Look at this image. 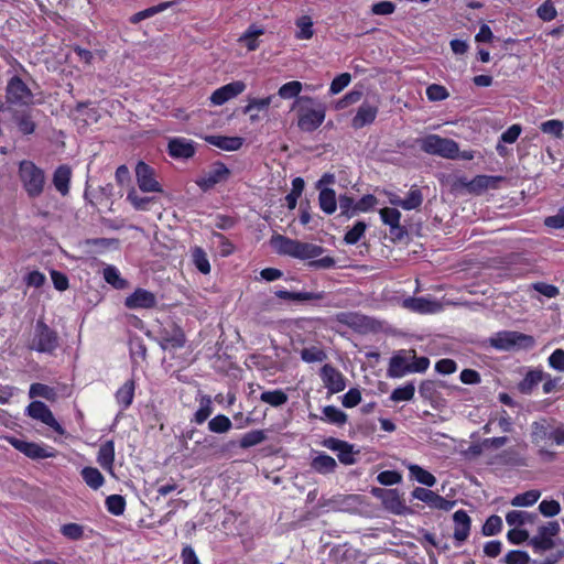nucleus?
<instances>
[{
	"mask_svg": "<svg viewBox=\"0 0 564 564\" xmlns=\"http://www.w3.org/2000/svg\"><path fill=\"white\" fill-rule=\"evenodd\" d=\"M86 245L95 247L97 251L102 252L107 249H117L119 240L116 238H91L86 240Z\"/></svg>",
	"mask_w": 564,
	"mask_h": 564,
	"instance_id": "69168bd1",
	"label": "nucleus"
},
{
	"mask_svg": "<svg viewBox=\"0 0 564 564\" xmlns=\"http://www.w3.org/2000/svg\"><path fill=\"white\" fill-rule=\"evenodd\" d=\"M213 412V403L209 395H204L199 402V409L195 412L192 422L203 424Z\"/></svg>",
	"mask_w": 564,
	"mask_h": 564,
	"instance_id": "8fccbe9b",
	"label": "nucleus"
},
{
	"mask_svg": "<svg viewBox=\"0 0 564 564\" xmlns=\"http://www.w3.org/2000/svg\"><path fill=\"white\" fill-rule=\"evenodd\" d=\"M129 350L130 357L133 362H137L138 358L141 360H145L147 346L141 337L134 335L129 338Z\"/></svg>",
	"mask_w": 564,
	"mask_h": 564,
	"instance_id": "c03bdc74",
	"label": "nucleus"
},
{
	"mask_svg": "<svg viewBox=\"0 0 564 564\" xmlns=\"http://www.w3.org/2000/svg\"><path fill=\"white\" fill-rule=\"evenodd\" d=\"M301 358L305 362H322L327 358L326 352L315 346L304 348L301 350Z\"/></svg>",
	"mask_w": 564,
	"mask_h": 564,
	"instance_id": "bf43d9fd",
	"label": "nucleus"
},
{
	"mask_svg": "<svg viewBox=\"0 0 564 564\" xmlns=\"http://www.w3.org/2000/svg\"><path fill=\"white\" fill-rule=\"evenodd\" d=\"M231 427L232 423L225 414H218L208 422V430L217 434L227 433Z\"/></svg>",
	"mask_w": 564,
	"mask_h": 564,
	"instance_id": "09e8293b",
	"label": "nucleus"
},
{
	"mask_svg": "<svg viewBox=\"0 0 564 564\" xmlns=\"http://www.w3.org/2000/svg\"><path fill=\"white\" fill-rule=\"evenodd\" d=\"M502 564H536V561H532L529 553L522 550H511L501 560Z\"/></svg>",
	"mask_w": 564,
	"mask_h": 564,
	"instance_id": "49530a36",
	"label": "nucleus"
},
{
	"mask_svg": "<svg viewBox=\"0 0 564 564\" xmlns=\"http://www.w3.org/2000/svg\"><path fill=\"white\" fill-rule=\"evenodd\" d=\"M323 417L321 420H326L327 422L335 424L337 426L344 425L347 420L348 415L336 408L335 405H326L323 408Z\"/></svg>",
	"mask_w": 564,
	"mask_h": 564,
	"instance_id": "a19ab883",
	"label": "nucleus"
},
{
	"mask_svg": "<svg viewBox=\"0 0 564 564\" xmlns=\"http://www.w3.org/2000/svg\"><path fill=\"white\" fill-rule=\"evenodd\" d=\"M453 521L455 525L453 536L459 545L465 542L469 535L471 519L465 510H457L453 514Z\"/></svg>",
	"mask_w": 564,
	"mask_h": 564,
	"instance_id": "4be33fe9",
	"label": "nucleus"
},
{
	"mask_svg": "<svg viewBox=\"0 0 564 564\" xmlns=\"http://www.w3.org/2000/svg\"><path fill=\"white\" fill-rule=\"evenodd\" d=\"M34 95L29 86L18 75L12 76L6 86V104L13 106H30Z\"/></svg>",
	"mask_w": 564,
	"mask_h": 564,
	"instance_id": "0eeeda50",
	"label": "nucleus"
},
{
	"mask_svg": "<svg viewBox=\"0 0 564 564\" xmlns=\"http://www.w3.org/2000/svg\"><path fill=\"white\" fill-rule=\"evenodd\" d=\"M80 475L86 485L95 490L99 489L105 482L102 474L95 467H84Z\"/></svg>",
	"mask_w": 564,
	"mask_h": 564,
	"instance_id": "58836bf2",
	"label": "nucleus"
},
{
	"mask_svg": "<svg viewBox=\"0 0 564 564\" xmlns=\"http://www.w3.org/2000/svg\"><path fill=\"white\" fill-rule=\"evenodd\" d=\"M318 204L321 209L327 214L332 215L336 212L337 208V199L336 193L332 188H323L318 195Z\"/></svg>",
	"mask_w": 564,
	"mask_h": 564,
	"instance_id": "7c9ffc66",
	"label": "nucleus"
},
{
	"mask_svg": "<svg viewBox=\"0 0 564 564\" xmlns=\"http://www.w3.org/2000/svg\"><path fill=\"white\" fill-rule=\"evenodd\" d=\"M423 203V195L421 189L413 185L405 198H403L402 202H400V207L404 210H412L419 208Z\"/></svg>",
	"mask_w": 564,
	"mask_h": 564,
	"instance_id": "79ce46f5",
	"label": "nucleus"
},
{
	"mask_svg": "<svg viewBox=\"0 0 564 564\" xmlns=\"http://www.w3.org/2000/svg\"><path fill=\"white\" fill-rule=\"evenodd\" d=\"M296 26L300 29V31L296 34V37L300 40H308L313 36V22L310 17L304 15L301 17L296 21Z\"/></svg>",
	"mask_w": 564,
	"mask_h": 564,
	"instance_id": "338daca9",
	"label": "nucleus"
},
{
	"mask_svg": "<svg viewBox=\"0 0 564 564\" xmlns=\"http://www.w3.org/2000/svg\"><path fill=\"white\" fill-rule=\"evenodd\" d=\"M61 533L72 541H78L84 536V527L78 523H66L61 527Z\"/></svg>",
	"mask_w": 564,
	"mask_h": 564,
	"instance_id": "774afa93",
	"label": "nucleus"
},
{
	"mask_svg": "<svg viewBox=\"0 0 564 564\" xmlns=\"http://www.w3.org/2000/svg\"><path fill=\"white\" fill-rule=\"evenodd\" d=\"M127 200H129L137 210H148L150 203L153 202V198L148 196H140L137 191L132 188L127 194Z\"/></svg>",
	"mask_w": 564,
	"mask_h": 564,
	"instance_id": "0e129e2a",
	"label": "nucleus"
},
{
	"mask_svg": "<svg viewBox=\"0 0 564 564\" xmlns=\"http://www.w3.org/2000/svg\"><path fill=\"white\" fill-rule=\"evenodd\" d=\"M205 141L225 151H237L243 144V139L240 137L206 135Z\"/></svg>",
	"mask_w": 564,
	"mask_h": 564,
	"instance_id": "b1692460",
	"label": "nucleus"
},
{
	"mask_svg": "<svg viewBox=\"0 0 564 564\" xmlns=\"http://www.w3.org/2000/svg\"><path fill=\"white\" fill-rule=\"evenodd\" d=\"M173 3L174 2H172V1L161 2L156 6H152L150 8H147L142 11H139V12L132 14L129 20L131 23L137 24V23H139L145 19H149L160 12H163L167 8L172 7Z\"/></svg>",
	"mask_w": 564,
	"mask_h": 564,
	"instance_id": "72a5a7b5",
	"label": "nucleus"
},
{
	"mask_svg": "<svg viewBox=\"0 0 564 564\" xmlns=\"http://www.w3.org/2000/svg\"><path fill=\"white\" fill-rule=\"evenodd\" d=\"M378 106L369 101H364L357 109L356 115L351 119V127L356 130L371 124L378 115Z\"/></svg>",
	"mask_w": 564,
	"mask_h": 564,
	"instance_id": "412c9836",
	"label": "nucleus"
},
{
	"mask_svg": "<svg viewBox=\"0 0 564 564\" xmlns=\"http://www.w3.org/2000/svg\"><path fill=\"white\" fill-rule=\"evenodd\" d=\"M159 345L163 350L166 349H180L184 347L186 337L183 329L172 323L169 327H164L160 330Z\"/></svg>",
	"mask_w": 564,
	"mask_h": 564,
	"instance_id": "dca6fc26",
	"label": "nucleus"
},
{
	"mask_svg": "<svg viewBox=\"0 0 564 564\" xmlns=\"http://www.w3.org/2000/svg\"><path fill=\"white\" fill-rule=\"evenodd\" d=\"M409 471L410 476L421 485L433 487L436 484L435 476L419 465L411 464L409 466Z\"/></svg>",
	"mask_w": 564,
	"mask_h": 564,
	"instance_id": "e433bc0d",
	"label": "nucleus"
},
{
	"mask_svg": "<svg viewBox=\"0 0 564 564\" xmlns=\"http://www.w3.org/2000/svg\"><path fill=\"white\" fill-rule=\"evenodd\" d=\"M275 296L282 300H289L294 302H306L314 301L321 302L327 299V293L324 291L319 292H292L288 290H278L274 292Z\"/></svg>",
	"mask_w": 564,
	"mask_h": 564,
	"instance_id": "5701e85b",
	"label": "nucleus"
},
{
	"mask_svg": "<svg viewBox=\"0 0 564 564\" xmlns=\"http://www.w3.org/2000/svg\"><path fill=\"white\" fill-rule=\"evenodd\" d=\"M540 130L545 134L561 138L564 130V123L558 119L546 120L540 124Z\"/></svg>",
	"mask_w": 564,
	"mask_h": 564,
	"instance_id": "052dcab7",
	"label": "nucleus"
},
{
	"mask_svg": "<svg viewBox=\"0 0 564 564\" xmlns=\"http://www.w3.org/2000/svg\"><path fill=\"white\" fill-rule=\"evenodd\" d=\"M529 545L535 553H542L552 550L555 546V541L552 538L536 534L529 540Z\"/></svg>",
	"mask_w": 564,
	"mask_h": 564,
	"instance_id": "3c124183",
	"label": "nucleus"
},
{
	"mask_svg": "<svg viewBox=\"0 0 564 564\" xmlns=\"http://www.w3.org/2000/svg\"><path fill=\"white\" fill-rule=\"evenodd\" d=\"M302 88H303V85L301 82L292 80V82L283 84L279 88L278 95L283 99H291V98H295V97L297 99L300 97L299 95H300Z\"/></svg>",
	"mask_w": 564,
	"mask_h": 564,
	"instance_id": "5fc2aeb1",
	"label": "nucleus"
},
{
	"mask_svg": "<svg viewBox=\"0 0 564 564\" xmlns=\"http://www.w3.org/2000/svg\"><path fill=\"white\" fill-rule=\"evenodd\" d=\"M305 187V182L302 177L297 176L292 180V189L285 196V203L289 209H294L297 204V198L302 195Z\"/></svg>",
	"mask_w": 564,
	"mask_h": 564,
	"instance_id": "37998d69",
	"label": "nucleus"
},
{
	"mask_svg": "<svg viewBox=\"0 0 564 564\" xmlns=\"http://www.w3.org/2000/svg\"><path fill=\"white\" fill-rule=\"evenodd\" d=\"M134 397V381L128 380L116 392V400L122 410L128 409Z\"/></svg>",
	"mask_w": 564,
	"mask_h": 564,
	"instance_id": "2f4dec72",
	"label": "nucleus"
},
{
	"mask_svg": "<svg viewBox=\"0 0 564 564\" xmlns=\"http://www.w3.org/2000/svg\"><path fill=\"white\" fill-rule=\"evenodd\" d=\"M156 295L145 289L138 288L124 299V306L129 310H152L156 307Z\"/></svg>",
	"mask_w": 564,
	"mask_h": 564,
	"instance_id": "f3484780",
	"label": "nucleus"
},
{
	"mask_svg": "<svg viewBox=\"0 0 564 564\" xmlns=\"http://www.w3.org/2000/svg\"><path fill=\"white\" fill-rule=\"evenodd\" d=\"M268 438L265 431L263 430H252L242 435L239 441V446L242 449L250 448L252 446L259 445L263 443Z\"/></svg>",
	"mask_w": 564,
	"mask_h": 564,
	"instance_id": "ea45409f",
	"label": "nucleus"
},
{
	"mask_svg": "<svg viewBox=\"0 0 564 564\" xmlns=\"http://www.w3.org/2000/svg\"><path fill=\"white\" fill-rule=\"evenodd\" d=\"M195 150V142L185 138H173L167 144L169 155L177 160H187L193 158Z\"/></svg>",
	"mask_w": 564,
	"mask_h": 564,
	"instance_id": "a211bd4d",
	"label": "nucleus"
},
{
	"mask_svg": "<svg viewBox=\"0 0 564 564\" xmlns=\"http://www.w3.org/2000/svg\"><path fill=\"white\" fill-rule=\"evenodd\" d=\"M545 378V373L542 370H530L525 377L519 383V390L529 394L533 388Z\"/></svg>",
	"mask_w": 564,
	"mask_h": 564,
	"instance_id": "c9c22d12",
	"label": "nucleus"
},
{
	"mask_svg": "<svg viewBox=\"0 0 564 564\" xmlns=\"http://www.w3.org/2000/svg\"><path fill=\"white\" fill-rule=\"evenodd\" d=\"M498 460L502 465L508 466H524V460L522 457H520L519 453L513 448H508L503 452H501L497 456Z\"/></svg>",
	"mask_w": 564,
	"mask_h": 564,
	"instance_id": "6e6d98bb",
	"label": "nucleus"
},
{
	"mask_svg": "<svg viewBox=\"0 0 564 564\" xmlns=\"http://www.w3.org/2000/svg\"><path fill=\"white\" fill-rule=\"evenodd\" d=\"M264 30L256 24L249 25L246 32L240 36L239 42L243 43L249 51H254L259 47L257 37L262 35Z\"/></svg>",
	"mask_w": 564,
	"mask_h": 564,
	"instance_id": "f704fd0d",
	"label": "nucleus"
},
{
	"mask_svg": "<svg viewBox=\"0 0 564 564\" xmlns=\"http://www.w3.org/2000/svg\"><path fill=\"white\" fill-rule=\"evenodd\" d=\"M12 119L17 123L19 131L24 134H32L36 129V124L32 118L31 111L29 110H13Z\"/></svg>",
	"mask_w": 564,
	"mask_h": 564,
	"instance_id": "393cba45",
	"label": "nucleus"
},
{
	"mask_svg": "<svg viewBox=\"0 0 564 564\" xmlns=\"http://www.w3.org/2000/svg\"><path fill=\"white\" fill-rule=\"evenodd\" d=\"M367 224L365 221H357L352 228H350L344 237L346 245H356L361 237L365 235Z\"/></svg>",
	"mask_w": 564,
	"mask_h": 564,
	"instance_id": "13d9d810",
	"label": "nucleus"
},
{
	"mask_svg": "<svg viewBox=\"0 0 564 564\" xmlns=\"http://www.w3.org/2000/svg\"><path fill=\"white\" fill-rule=\"evenodd\" d=\"M135 177L139 188L144 193H163V188L155 178V170L143 161L135 166Z\"/></svg>",
	"mask_w": 564,
	"mask_h": 564,
	"instance_id": "f8f14e48",
	"label": "nucleus"
},
{
	"mask_svg": "<svg viewBox=\"0 0 564 564\" xmlns=\"http://www.w3.org/2000/svg\"><path fill=\"white\" fill-rule=\"evenodd\" d=\"M319 377L328 391V394L341 392L346 388L344 375L329 364H325L319 370Z\"/></svg>",
	"mask_w": 564,
	"mask_h": 564,
	"instance_id": "2eb2a0df",
	"label": "nucleus"
},
{
	"mask_svg": "<svg viewBox=\"0 0 564 564\" xmlns=\"http://www.w3.org/2000/svg\"><path fill=\"white\" fill-rule=\"evenodd\" d=\"M270 245L279 254L300 260H311L308 267L313 269H330L336 264L335 259L329 256L315 259L325 251L324 247L318 245L291 239L279 234L271 237Z\"/></svg>",
	"mask_w": 564,
	"mask_h": 564,
	"instance_id": "f257e3e1",
	"label": "nucleus"
},
{
	"mask_svg": "<svg viewBox=\"0 0 564 564\" xmlns=\"http://www.w3.org/2000/svg\"><path fill=\"white\" fill-rule=\"evenodd\" d=\"M289 400L288 394L282 389L263 391L260 394V401L271 406L278 408L285 404Z\"/></svg>",
	"mask_w": 564,
	"mask_h": 564,
	"instance_id": "4c0bfd02",
	"label": "nucleus"
},
{
	"mask_svg": "<svg viewBox=\"0 0 564 564\" xmlns=\"http://www.w3.org/2000/svg\"><path fill=\"white\" fill-rule=\"evenodd\" d=\"M370 494L381 500L384 508L394 514L406 516L413 512L412 509L405 505L398 489L372 487Z\"/></svg>",
	"mask_w": 564,
	"mask_h": 564,
	"instance_id": "6e6552de",
	"label": "nucleus"
},
{
	"mask_svg": "<svg viewBox=\"0 0 564 564\" xmlns=\"http://www.w3.org/2000/svg\"><path fill=\"white\" fill-rule=\"evenodd\" d=\"M311 468L318 474L327 475L335 473L337 463L332 456L325 453H319L312 459Z\"/></svg>",
	"mask_w": 564,
	"mask_h": 564,
	"instance_id": "bb28decb",
	"label": "nucleus"
},
{
	"mask_svg": "<svg viewBox=\"0 0 564 564\" xmlns=\"http://www.w3.org/2000/svg\"><path fill=\"white\" fill-rule=\"evenodd\" d=\"M539 517L534 512L512 510L506 514V522L510 527H522L527 523L533 524L538 521Z\"/></svg>",
	"mask_w": 564,
	"mask_h": 564,
	"instance_id": "cd10ccee",
	"label": "nucleus"
},
{
	"mask_svg": "<svg viewBox=\"0 0 564 564\" xmlns=\"http://www.w3.org/2000/svg\"><path fill=\"white\" fill-rule=\"evenodd\" d=\"M230 174V170L225 163L216 161L212 164L210 170L206 174L196 180V184L203 192H207L215 185L226 182Z\"/></svg>",
	"mask_w": 564,
	"mask_h": 564,
	"instance_id": "9b49d317",
	"label": "nucleus"
},
{
	"mask_svg": "<svg viewBox=\"0 0 564 564\" xmlns=\"http://www.w3.org/2000/svg\"><path fill=\"white\" fill-rule=\"evenodd\" d=\"M72 171L68 165H59L53 174V184L63 196L69 192Z\"/></svg>",
	"mask_w": 564,
	"mask_h": 564,
	"instance_id": "a878e982",
	"label": "nucleus"
},
{
	"mask_svg": "<svg viewBox=\"0 0 564 564\" xmlns=\"http://www.w3.org/2000/svg\"><path fill=\"white\" fill-rule=\"evenodd\" d=\"M502 530V520L499 516H490L482 525L481 532L485 536H492Z\"/></svg>",
	"mask_w": 564,
	"mask_h": 564,
	"instance_id": "e2e57ef3",
	"label": "nucleus"
},
{
	"mask_svg": "<svg viewBox=\"0 0 564 564\" xmlns=\"http://www.w3.org/2000/svg\"><path fill=\"white\" fill-rule=\"evenodd\" d=\"M410 358H415L414 349L398 350L389 360L387 375L389 378H402L410 373Z\"/></svg>",
	"mask_w": 564,
	"mask_h": 564,
	"instance_id": "4468645a",
	"label": "nucleus"
},
{
	"mask_svg": "<svg viewBox=\"0 0 564 564\" xmlns=\"http://www.w3.org/2000/svg\"><path fill=\"white\" fill-rule=\"evenodd\" d=\"M192 257L196 269L200 273L208 274L210 272V264L207 254L200 247H195L193 249Z\"/></svg>",
	"mask_w": 564,
	"mask_h": 564,
	"instance_id": "603ef678",
	"label": "nucleus"
},
{
	"mask_svg": "<svg viewBox=\"0 0 564 564\" xmlns=\"http://www.w3.org/2000/svg\"><path fill=\"white\" fill-rule=\"evenodd\" d=\"M18 175L29 198H37L43 194L45 174L34 162L22 160L19 163Z\"/></svg>",
	"mask_w": 564,
	"mask_h": 564,
	"instance_id": "7ed1b4c3",
	"label": "nucleus"
},
{
	"mask_svg": "<svg viewBox=\"0 0 564 564\" xmlns=\"http://www.w3.org/2000/svg\"><path fill=\"white\" fill-rule=\"evenodd\" d=\"M246 89V84L241 80H235L217 88L210 96L212 104L221 106L231 98L240 95Z\"/></svg>",
	"mask_w": 564,
	"mask_h": 564,
	"instance_id": "6ab92c4d",
	"label": "nucleus"
},
{
	"mask_svg": "<svg viewBox=\"0 0 564 564\" xmlns=\"http://www.w3.org/2000/svg\"><path fill=\"white\" fill-rule=\"evenodd\" d=\"M56 395L57 394L55 389L47 384L35 382L30 386L29 397L31 399L41 397L48 401H54L56 399Z\"/></svg>",
	"mask_w": 564,
	"mask_h": 564,
	"instance_id": "a18cd8bd",
	"label": "nucleus"
},
{
	"mask_svg": "<svg viewBox=\"0 0 564 564\" xmlns=\"http://www.w3.org/2000/svg\"><path fill=\"white\" fill-rule=\"evenodd\" d=\"M505 178L494 175H477L468 181L465 177L458 180L457 184L467 189L469 194L480 195L488 188H497Z\"/></svg>",
	"mask_w": 564,
	"mask_h": 564,
	"instance_id": "ddd939ff",
	"label": "nucleus"
},
{
	"mask_svg": "<svg viewBox=\"0 0 564 564\" xmlns=\"http://www.w3.org/2000/svg\"><path fill=\"white\" fill-rule=\"evenodd\" d=\"M9 443L19 452L31 459H44L56 457L57 451L51 446H42L34 442L10 437Z\"/></svg>",
	"mask_w": 564,
	"mask_h": 564,
	"instance_id": "1a4fd4ad",
	"label": "nucleus"
},
{
	"mask_svg": "<svg viewBox=\"0 0 564 564\" xmlns=\"http://www.w3.org/2000/svg\"><path fill=\"white\" fill-rule=\"evenodd\" d=\"M338 204L340 208V214L346 218H351L357 215L356 202L351 196L346 194L339 195Z\"/></svg>",
	"mask_w": 564,
	"mask_h": 564,
	"instance_id": "680f3d73",
	"label": "nucleus"
},
{
	"mask_svg": "<svg viewBox=\"0 0 564 564\" xmlns=\"http://www.w3.org/2000/svg\"><path fill=\"white\" fill-rule=\"evenodd\" d=\"M26 415L42 422L43 424L53 429L59 435L65 433V430L56 421L50 408L42 401H32L25 410Z\"/></svg>",
	"mask_w": 564,
	"mask_h": 564,
	"instance_id": "9d476101",
	"label": "nucleus"
},
{
	"mask_svg": "<svg viewBox=\"0 0 564 564\" xmlns=\"http://www.w3.org/2000/svg\"><path fill=\"white\" fill-rule=\"evenodd\" d=\"M491 347L497 350L510 351L513 349H530L534 346V338L519 332L502 330L490 337Z\"/></svg>",
	"mask_w": 564,
	"mask_h": 564,
	"instance_id": "423d86ee",
	"label": "nucleus"
},
{
	"mask_svg": "<svg viewBox=\"0 0 564 564\" xmlns=\"http://www.w3.org/2000/svg\"><path fill=\"white\" fill-rule=\"evenodd\" d=\"M106 508L113 516H121L126 509V500L120 495H111L106 498Z\"/></svg>",
	"mask_w": 564,
	"mask_h": 564,
	"instance_id": "4d7b16f0",
	"label": "nucleus"
},
{
	"mask_svg": "<svg viewBox=\"0 0 564 564\" xmlns=\"http://www.w3.org/2000/svg\"><path fill=\"white\" fill-rule=\"evenodd\" d=\"M552 426L546 419L531 424V437L533 443H540L551 438Z\"/></svg>",
	"mask_w": 564,
	"mask_h": 564,
	"instance_id": "c756f323",
	"label": "nucleus"
},
{
	"mask_svg": "<svg viewBox=\"0 0 564 564\" xmlns=\"http://www.w3.org/2000/svg\"><path fill=\"white\" fill-rule=\"evenodd\" d=\"M415 387L413 382H408L406 384L402 387L395 388L391 395L390 400L394 402H401V401H411L414 397Z\"/></svg>",
	"mask_w": 564,
	"mask_h": 564,
	"instance_id": "864d4df0",
	"label": "nucleus"
},
{
	"mask_svg": "<svg viewBox=\"0 0 564 564\" xmlns=\"http://www.w3.org/2000/svg\"><path fill=\"white\" fill-rule=\"evenodd\" d=\"M416 144L423 152L445 159H456L459 152L456 141L442 138L438 134H427L426 137L416 139Z\"/></svg>",
	"mask_w": 564,
	"mask_h": 564,
	"instance_id": "39448f33",
	"label": "nucleus"
},
{
	"mask_svg": "<svg viewBox=\"0 0 564 564\" xmlns=\"http://www.w3.org/2000/svg\"><path fill=\"white\" fill-rule=\"evenodd\" d=\"M402 306L409 311L427 314V313H436L441 311L442 305L437 301H432L426 297H414L409 296L402 301Z\"/></svg>",
	"mask_w": 564,
	"mask_h": 564,
	"instance_id": "aec40b11",
	"label": "nucleus"
},
{
	"mask_svg": "<svg viewBox=\"0 0 564 564\" xmlns=\"http://www.w3.org/2000/svg\"><path fill=\"white\" fill-rule=\"evenodd\" d=\"M104 279L116 290H126L129 288L128 280L123 279L115 265H107L104 269Z\"/></svg>",
	"mask_w": 564,
	"mask_h": 564,
	"instance_id": "473e14b6",
	"label": "nucleus"
},
{
	"mask_svg": "<svg viewBox=\"0 0 564 564\" xmlns=\"http://www.w3.org/2000/svg\"><path fill=\"white\" fill-rule=\"evenodd\" d=\"M540 490L532 489L523 494H519L511 499L513 507H530L533 506L540 498Z\"/></svg>",
	"mask_w": 564,
	"mask_h": 564,
	"instance_id": "de8ad7c7",
	"label": "nucleus"
},
{
	"mask_svg": "<svg viewBox=\"0 0 564 564\" xmlns=\"http://www.w3.org/2000/svg\"><path fill=\"white\" fill-rule=\"evenodd\" d=\"M59 346V337L55 329L51 328L44 319L36 321L29 349L42 354L52 355Z\"/></svg>",
	"mask_w": 564,
	"mask_h": 564,
	"instance_id": "20e7f679",
	"label": "nucleus"
},
{
	"mask_svg": "<svg viewBox=\"0 0 564 564\" xmlns=\"http://www.w3.org/2000/svg\"><path fill=\"white\" fill-rule=\"evenodd\" d=\"M98 464L106 470H112L115 462V443L112 440L105 442L98 451Z\"/></svg>",
	"mask_w": 564,
	"mask_h": 564,
	"instance_id": "c85d7f7f",
	"label": "nucleus"
},
{
	"mask_svg": "<svg viewBox=\"0 0 564 564\" xmlns=\"http://www.w3.org/2000/svg\"><path fill=\"white\" fill-rule=\"evenodd\" d=\"M292 108L296 111L297 128L303 132H314L326 117L325 104L311 96L299 97Z\"/></svg>",
	"mask_w": 564,
	"mask_h": 564,
	"instance_id": "f03ea898",
	"label": "nucleus"
}]
</instances>
